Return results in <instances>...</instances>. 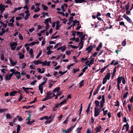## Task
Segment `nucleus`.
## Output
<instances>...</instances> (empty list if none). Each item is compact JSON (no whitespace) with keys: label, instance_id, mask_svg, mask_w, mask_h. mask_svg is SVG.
Wrapping results in <instances>:
<instances>
[{"label":"nucleus","instance_id":"412c9836","mask_svg":"<svg viewBox=\"0 0 133 133\" xmlns=\"http://www.w3.org/2000/svg\"><path fill=\"white\" fill-rule=\"evenodd\" d=\"M76 23H78V24H77V25H79V21H77L76 19H75L74 21L73 24L72 25L73 27H74L75 24H76Z\"/></svg>","mask_w":133,"mask_h":133},{"label":"nucleus","instance_id":"423d86ee","mask_svg":"<svg viewBox=\"0 0 133 133\" xmlns=\"http://www.w3.org/2000/svg\"><path fill=\"white\" fill-rule=\"evenodd\" d=\"M93 49L92 45L89 46L86 49V50L87 51V52L90 53L91 52Z\"/></svg>","mask_w":133,"mask_h":133},{"label":"nucleus","instance_id":"f3484780","mask_svg":"<svg viewBox=\"0 0 133 133\" xmlns=\"http://www.w3.org/2000/svg\"><path fill=\"white\" fill-rule=\"evenodd\" d=\"M82 35L79 36V37H80V42H83V40L84 39V36L83 35V33H81Z\"/></svg>","mask_w":133,"mask_h":133},{"label":"nucleus","instance_id":"ddd939ff","mask_svg":"<svg viewBox=\"0 0 133 133\" xmlns=\"http://www.w3.org/2000/svg\"><path fill=\"white\" fill-rule=\"evenodd\" d=\"M122 77H123L122 76L120 77L119 76L118 78H117V84H120L121 83Z\"/></svg>","mask_w":133,"mask_h":133},{"label":"nucleus","instance_id":"6ab92c4d","mask_svg":"<svg viewBox=\"0 0 133 133\" xmlns=\"http://www.w3.org/2000/svg\"><path fill=\"white\" fill-rule=\"evenodd\" d=\"M83 43L84 42L82 41L80 42L79 43V45H80V46L79 48V50H81L82 48L83 45Z\"/></svg>","mask_w":133,"mask_h":133},{"label":"nucleus","instance_id":"ea45409f","mask_svg":"<svg viewBox=\"0 0 133 133\" xmlns=\"http://www.w3.org/2000/svg\"><path fill=\"white\" fill-rule=\"evenodd\" d=\"M35 42H32L31 43H30L29 44H26L25 45V46H29V45H35Z\"/></svg>","mask_w":133,"mask_h":133},{"label":"nucleus","instance_id":"bb28decb","mask_svg":"<svg viewBox=\"0 0 133 133\" xmlns=\"http://www.w3.org/2000/svg\"><path fill=\"white\" fill-rule=\"evenodd\" d=\"M38 89L40 91L41 94H42L43 93V86L39 85L38 87Z\"/></svg>","mask_w":133,"mask_h":133},{"label":"nucleus","instance_id":"a19ab883","mask_svg":"<svg viewBox=\"0 0 133 133\" xmlns=\"http://www.w3.org/2000/svg\"><path fill=\"white\" fill-rule=\"evenodd\" d=\"M42 51L41 50H40L38 54V55H37V56L36 57V58H38L39 57L40 55L42 54Z\"/></svg>","mask_w":133,"mask_h":133},{"label":"nucleus","instance_id":"bf43d9fd","mask_svg":"<svg viewBox=\"0 0 133 133\" xmlns=\"http://www.w3.org/2000/svg\"><path fill=\"white\" fill-rule=\"evenodd\" d=\"M40 9V8L39 7H37V8L34 10V11L35 12H37L39 11Z\"/></svg>","mask_w":133,"mask_h":133},{"label":"nucleus","instance_id":"c756f323","mask_svg":"<svg viewBox=\"0 0 133 133\" xmlns=\"http://www.w3.org/2000/svg\"><path fill=\"white\" fill-rule=\"evenodd\" d=\"M110 73H108L104 78L107 79H109L110 77Z\"/></svg>","mask_w":133,"mask_h":133},{"label":"nucleus","instance_id":"c03bdc74","mask_svg":"<svg viewBox=\"0 0 133 133\" xmlns=\"http://www.w3.org/2000/svg\"><path fill=\"white\" fill-rule=\"evenodd\" d=\"M34 121H35L34 120H33L31 121H29L27 122V124L29 125H31L34 122Z\"/></svg>","mask_w":133,"mask_h":133},{"label":"nucleus","instance_id":"7c9ffc66","mask_svg":"<svg viewBox=\"0 0 133 133\" xmlns=\"http://www.w3.org/2000/svg\"><path fill=\"white\" fill-rule=\"evenodd\" d=\"M108 66V65H107L101 69V70L100 72L101 73H103L104 72V71L107 68Z\"/></svg>","mask_w":133,"mask_h":133},{"label":"nucleus","instance_id":"72a5a7b5","mask_svg":"<svg viewBox=\"0 0 133 133\" xmlns=\"http://www.w3.org/2000/svg\"><path fill=\"white\" fill-rule=\"evenodd\" d=\"M95 106L96 107H98L99 104V102L98 100H95Z\"/></svg>","mask_w":133,"mask_h":133},{"label":"nucleus","instance_id":"2f4dec72","mask_svg":"<svg viewBox=\"0 0 133 133\" xmlns=\"http://www.w3.org/2000/svg\"><path fill=\"white\" fill-rule=\"evenodd\" d=\"M22 89L26 93H29V92L28 91V88H25L24 87H22Z\"/></svg>","mask_w":133,"mask_h":133},{"label":"nucleus","instance_id":"aec40b11","mask_svg":"<svg viewBox=\"0 0 133 133\" xmlns=\"http://www.w3.org/2000/svg\"><path fill=\"white\" fill-rule=\"evenodd\" d=\"M51 18H48L46 19L44 23L45 24H49V22H51Z\"/></svg>","mask_w":133,"mask_h":133},{"label":"nucleus","instance_id":"052dcab7","mask_svg":"<svg viewBox=\"0 0 133 133\" xmlns=\"http://www.w3.org/2000/svg\"><path fill=\"white\" fill-rule=\"evenodd\" d=\"M74 64H70L68 65V66L67 67V68L68 69H69L70 68V67L73 65Z\"/></svg>","mask_w":133,"mask_h":133},{"label":"nucleus","instance_id":"f8f14e48","mask_svg":"<svg viewBox=\"0 0 133 133\" xmlns=\"http://www.w3.org/2000/svg\"><path fill=\"white\" fill-rule=\"evenodd\" d=\"M37 70L38 71V72L41 74L45 72L44 68H43L42 70L40 68H38L37 69Z\"/></svg>","mask_w":133,"mask_h":133},{"label":"nucleus","instance_id":"6e6552de","mask_svg":"<svg viewBox=\"0 0 133 133\" xmlns=\"http://www.w3.org/2000/svg\"><path fill=\"white\" fill-rule=\"evenodd\" d=\"M52 117V115L51 114L49 117L47 116H45L44 117H41L40 118V119L41 120H42L44 119H49L51 118Z\"/></svg>","mask_w":133,"mask_h":133},{"label":"nucleus","instance_id":"473e14b6","mask_svg":"<svg viewBox=\"0 0 133 133\" xmlns=\"http://www.w3.org/2000/svg\"><path fill=\"white\" fill-rule=\"evenodd\" d=\"M124 127H125L126 129V131H128L129 129V125L128 124V123H127V124H124Z\"/></svg>","mask_w":133,"mask_h":133},{"label":"nucleus","instance_id":"dca6fc26","mask_svg":"<svg viewBox=\"0 0 133 133\" xmlns=\"http://www.w3.org/2000/svg\"><path fill=\"white\" fill-rule=\"evenodd\" d=\"M94 59L93 58L91 59L89 61V63L88 64V65L89 66H90L91 65L93 64L94 61Z\"/></svg>","mask_w":133,"mask_h":133},{"label":"nucleus","instance_id":"3c124183","mask_svg":"<svg viewBox=\"0 0 133 133\" xmlns=\"http://www.w3.org/2000/svg\"><path fill=\"white\" fill-rule=\"evenodd\" d=\"M73 127H71L68 129L67 131V132H68V133H69L70 131H71L73 129Z\"/></svg>","mask_w":133,"mask_h":133},{"label":"nucleus","instance_id":"603ef678","mask_svg":"<svg viewBox=\"0 0 133 133\" xmlns=\"http://www.w3.org/2000/svg\"><path fill=\"white\" fill-rule=\"evenodd\" d=\"M18 37H19V39H20V40H23V37L22 36V35L20 34V33H19V34Z\"/></svg>","mask_w":133,"mask_h":133},{"label":"nucleus","instance_id":"a878e982","mask_svg":"<svg viewBox=\"0 0 133 133\" xmlns=\"http://www.w3.org/2000/svg\"><path fill=\"white\" fill-rule=\"evenodd\" d=\"M29 54L30 55V57H33V50L32 49H30L29 51Z\"/></svg>","mask_w":133,"mask_h":133},{"label":"nucleus","instance_id":"7ed1b4c3","mask_svg":"<svg viewBox=\"0 0 133 133\" xmlns=\"http://www.w3.org/2000/svg\"><path fill=\"white\" fill-rule=\"evenodd\" d=\"M123 16L124 18L126 19L128 22L133 24L132 21H131L130 18L124 14L123 15Z\"/></svg>","mask_w":133,"mask_h":133},{"label":"nucleus","instance_id":"e2e57ef3","mask_svg":"<svg viewBox=\"0 0 133 133\" xmlns=\"http://www.w3.org/2000/svg\"><path fill=\"white\" fill-rule=\"evenodd\" d=\"M129 5L128 4L125 5V9L127 10H128L129 8Z\"/></svg>","mask_w":133,"mask_h":133},{"label":"nucleus","instance_id":"6e6d98bb","mask_svg":"<svg viewBox=\"0 0 133 133\" xmlns=\"http://www.w3.org/2000/svg\"><path fill=\"white\" fill-rule=\"evenodd\" d=\"M61 8L62 9V10L63 11L65 12V8L63 5H62Z\"/></svg>","mask_w":133,"mask_h":133},{"label":"nucleus","instance_id":"f704fd0d","mask_svg":"<svg viewBox=\"0 0 133 133\" xmlns=\"http://www.w3.org/2000/svg\"><path fill=\"white\" fill-rule=\"evenodd\" d=\"M30 15V14H27L24 17V19L26 20L28 19Z\"/></svg>","mask_w":133,"mask_h":133},{"label":"nucleus","instance_id":"0eeeda50","mask_svg":"<svg viewBox=\"0 0 133 133\" xmlns=\"http://www.w3.org/2000/svg\"><path fill=\"white\" fill-rule=\"evenodd\" d=\"M102 84H100L97 87V88L96 89V90L94 91V92L93 93V95H96L97 93L99 91L100 88Z\"/></svg>","mask_w":133,"mask_h":133},{"label":"nucleus","instance_id":"4d7b16f0","mask_svg":"<svg viewBox=\"0 0 133 133\" xmlns=\"http://www.w3.org/2000/svg\"><path fill=\"white\" fill-rule=\"evenodd\" d=\"M40 15V14H35V15H34L33 16V18H36L38 17H39Z\"/></svg>","mask_w":133,"mask_h":133},{"label":"nucleus","instance_id":"9d476101","mask_svg":"<svg viewBox=\"0 0 133 133\" xmlns=\"http://www.w3.org/2000/svg\"><path fill=\"white\" fill-rule=\"evenodd\" d=\"M13 75V74H10L8 75H6L5 77V79L7 80L10 79L11 78V77Z\"/></svg>","mask_w":133,"mask_h":133},{"label":"nucleus","instance_id":"a18cd8bd","mask_svg":"<svg viewBox=\"0 0 133 133\" xmlns=\"http://www.w3.org/2000/svg\"><path fill=\"white\" fill-rule=\"evenodd\" d=\"M47 61L45 60L44 62H41V64H42L43 65H46Z\"/></svg>","mask_w":133,"mask_h":133},{"label":"nucleus","instance_id":"20e7f679","mask_svg":"<svg viewBox=\"0 0 133 133\" xmlns=\"http://www.w3.org/2000/svg\"><path fill=\"white\" fill-rule=\"evenodd\" d=\"M102 127L101 125H99L96 127L95 129L96 133H98L101 131V130Z\"/></svg>","mask_w":133,"mask_h":133},{"label":"nucleus","instance_id":"cd10ccee","mask_svg":"<svg viewBox=\"0 0 133 133\" xmlns=\"http://www.w3.org/2000/svg\"><path fill=\"white\" fill-rule=\"evenodd\" d=\"M18 55L19 56V58L21 59H23L24 57V54H23L21 53H19Z\"/></svg>","mask_w":133,"mask_h":133},{"label":"nucleus","instance_id":"393cba45","mask_svg":"<svg viewBox=\"0 0 133 133\" xmlns=\"http://www.w3.org/2000/svg\"><path fill=\"white\" fill-rule=\"evenodd\" d=\"M17 93V92L15 91H14L10 93V96H14L15 94Z\"/></svg>","mask_w":133,"mask_h":133},{"label":"nucleus","instance_id":"de8ad7c7","mask_svg":"<svg viewBox=\"0 0 133 133\" xmlns=\"http://www.w3.org/2000/svg\"><path fill=\"white\" fill-rule=\"evenodd\" d=\"M20 126L18 125L17 126V132H19L20 130Z\"/></svg>","mask_w":133,"mask_h":133},{"label":"nucleus","instance_id":"4be33fe9","mask_svg":"<svg viewBox=\"0 0 133 133\" xmlns=\"http://www.w3.org/2000/svg\"><path fill=\"white\" fill-rule=\"evenodd\" d=\"M102 46V43H100L99 44L96 49V50L99 51L101 49Z\"/></svg>","mask_w":133,"mask_h":133},{"label":"nucleus","instance_id":"f257e3e1","mask_svg":"<svg viewBox=\"0 0 133 133\" xmlns=\"http://www.w3.org/2000/svg\"><path fill=\"white\" fill-rule=\"evenodd\" d=\"M101 111V108L95 107L94 109V116L96 117L98 116Z\"/></svg>","mask_w":133,"mask_h":133},{"label":"nucleus","instance_id":"e433bc0d","mask_svg":"<svg viewBox=\"0 0 133 133\" xmlns=\"http://www.w3.org/2000/svg\"><path fill=\"white\" fill-rule=\"evenodd\" d=\"M84 80H82L81 81V82L79 83V87H81L82 86L84 85Z\"/></svg>","mask_w":133,"mask_h":133},{"label":"nucleus","instance_id":"c9c22d12","mask_svg":"<svg viewBox=\"0 0 133 133\" xmlns=\"http://www.w3.org/2000/svg\"><path fill=\"white\" fill-rule=\"evenodd\" d=\"M7 110L8 109H0V114H1Z\"/></svg>","mask_w":133,"mask_h":133},{"label":"nucleus","instance_id":"0e129e2a","mask_svg":"<svg viewBox=\"0 0 133 133\" xmlns=\"http://www.w3.org/2000/svg\"><path fill=\"white\" fill-rule=\"evenodd\" d=\"M8 25L9 26L11 27H13L14 26L13 23H9L8 24Z\"/></svg>","mask_w":133,"mask_h":133},{"label":"nucleus","instance_id":"f03ea898","mask_svg":"<svg viewBox=\"0 0 133 133\" xmlns=\"http://www.w3.org/2000/svg\"><path fill=\"white\" fill-rule=\"evenodd\" d=\"M17 45V43L16 42H13L10 44V47L11 49L12 50H14L16 48V46Z\"/></svg>","mask_w":133,"mask_h":133},{"label":"nucleus","instance_id":"774afa93","mask_svg":"<svg viewBox=\"0 0 133 133\" xmlns=\"http://www.w3.org/2000/svg\"><path fill=\"white\" fill-rule=\"evenodd\" d=\"M35 28H30L29 30V31L30 32H32L35 30Z\"/></svg>","mask_w":133,"mask_h":133},{"label":"nucleus","instance_id":"a211bd4d","mask_svg":"<svg viewBox=\"0 0 133 133\" xmlns=\"http://www.w3.org/2000/svg\"><path fill=\"white\" fill-rule=\"evenodd\" d=\"M42 9L45 11H47L48 9V7L46 5L43 4H42Z\"/></svg>","mask_w":133,"mask_h":133},{"label":"nucleus","instance_id":"9b49d317","mask_svg":"<svg viewBox=\"0 0 133 133\" xmlns=\"http://www.w3.org/2000/svg\"><path fill=\"white\" fill-rule=\"evenodd\" d=\"M60 88L59 87H57L55 88L53 91V92H56L57 93L60 92Z\"/></svg>","mask_w":133,"mask_h":133},{"label":"nucleus","instance_id":"8fccbe9b","mask_svg":"<svg viewBox=\"0 0 133 133\" xmlns=\"http://www.w3.org/2000/svg\"><path fill=\"white\" fill-rule=\"evenodd\" d=\"M69 46L73 49H77L78 48V46H76L73 45H69Z\"/></svg>","mask_w":133,"mask_h":133},{"label":"nucleus","instance_id":"39448f33","mask_svg":"<svg viewBox=\"0 0 133 133\" xmlns=\"http://www.w3.org/2000/svg\"><path fill=\"white\" fill-rule=\"evenodd\" d=\"M7 6H5L2 4L0 5V11L1 13H2L5 10V7H7Z\"/></svg>","mask_w":133,"mask_h":133},{"label":"nucleus","instance_id":"5fc2aeb1","mask_svg":"<svg viewBox=\"0 0 133 133\" xmlns=\"http://www.w3.org/2000/svg\"><path fill=\"white\" fill-rule=\"evenodd\" d=\"M107 79L104 78L103 79V84H105L107 82Z\"/></svg>","mask_w":133,"mask_h":133},{"label":"nucleus","instance_id":"864d4df0","mask_svg":"<svg viewBox=\"0 0 133 133\" xmlns=\"http://www.w3.org/2000/svg\"><path fill=\"white\" fill-rule=\"evenodd\" d=\"M66 100H64L63 101H62L59 104V105H62L64 104L65 103H66Z\"/></svg>","mask_w":133,"mask_h":133},{"label":"nucleus","instance_id":"680f3d73","mask_svg":"<svg viewBox=\"0 0 133 133\" xmlns=\"http://www.w3.org/2000/svg\"><path fill=\"white\" fill-rule=\"evenodd\" d=\"M82 110V104H81V107L80 109H79V115H80L81 113V112Z\"/></svg>","mask_w":133,"mask_h":133},{"label":"nucleus","instance_id":"69168bd1","mask_svg":"<svg viewBox=\"0 0 133 133\" xmlns=\"http://www.w3.org/2000/svg\"><path fill=\"white\" fill-rule=\"evenodd\" d=\"M42 15L43 16V17H44L45 15H46V16L48 15V13H44V12H42Z\"/></svg>","mask_w":133,"mask_h":133},{"label":"nucleus","instance_id":"c85d7f7f","mask_svg":"<svg viewBox=\"0 0 133 133\" xmlns=\"http://www.w3.org/2000/svg\"><path fill=\"white\" fill-rule=\"evenodd\" d=\"M85 0H75V2L76 3H81L84 2Z\"/></svg>","mask_w":133,"mask_h":133},{"label":"nucleus","instance_id":"37998d69","mask_svg":"<svg viewBox=\"0 0 133 133\" xmlns=\"http://www.w3.org/2000/svg\"><path fill=\"white\" fill-rule=\"evenodd\" d=\"M126 44V39L124 40L122 42V46H125Z\"/></svg>","mask_w":133,"mask_h":133},{"label":"nucleus","instance_id":"49530a36","mask_svg":"<svg viewBox=\"0 0 133 133\" xmlns=\"http://www.w3.org/2000/svg\"><path fill=\"white\" fill-rule=\"evenodd\" d=\"M54 82L53 81H51L50 83L49 84V88H51L52 87V86H53V85L54 84Z\"/></svg>","mask_w":133,"mask_h":133},{"label":"nucleus","instance_id":"79ce46f5","mask_svg":"<svg viewBox=\"0 0 133 133\" xmlns=\"http://www.w3.org/2000/svg\"><path fill=\"white\" fill-rule=\"evenodd\" d=\"M6 118L7 119H10L11 118V117L10 114H6Z\"/></svg>","mask_w":133,"mask_h":133},{"label":"nucleus","instance_id":"58836bf2","mask_svg":"<svg viewBox=\"0 0 133 133\" xmlns=\"http://www.w3.org/2000/svg\"><path fill=\"white\" fill-rule=\"evenodd\" d=\"M82 129V127H81L80 128H77L76 131L78 133H80L81 130Z\"/></svg>","mask_w":133,"mask_h":133},{"label":"nucleus","instance_id":"4468645a","mask_svg":"<svg viewBox=\"0 0 133 133\" xmlns=\"http://www.w3.org/2000/svg\"><path fill=\"white\" fill-rule=\"evenodd\" d=\"M46 50L48 51L46 52V54L48 55H50L52 52V51L50 50V49L49 47H47Z\"/></svg>","mask_w":133,"mask_h":133},{"label":"nucleus","instance_id":"2eb2a0df","mask_svg":"<svg viewBox=\"0 0 133 133\" xmlns=\"http://www.w3.org/2000/svg\"><path fill=\"white\" fill-rule=\"evenodd\" d=\"M41 60H35L34 61L33 63L35 65H38L39 64H41Z\"/></svg>","mask_w":133,"mask_h":133},{"label":"nucleus","instance_id":"338daca9","mask_svg":"<svg viewBox=\"0 0 133 133\" xmlns=\"http://www.w3.org/2000/svg\"><path fill=\"white\" fill-rule=\"evenodd\" d=\"M37 82V81L35 80L33 81H32V82L30 83V84L31 85H34Z\"/></svg>","mask_w":133,"mask_h":133},{"label":"nucleus","instance_id":"4c0bfd02","mask_svg":"<svg viewBox=\"0 0 133 133\" xmlns=\"http://www.w3.org/2000/svg\"><path fill=\"white\" fill-rule=\"evenodd\" d=\"M91 105V103H90L89 104L88 106V107L87 109L86 110V111L87 113H88L89 111H90V106Z\"/></svg>","mask_w":133,"mask_h":133},{"label":"nucleus","instance_id":"b1692460","mask_svg":"<svg viewBox=\"0 0 133 133\" xmlns=\"http://www.w3.org/2000/svg\"><path fill=\"white\" fill-rule=\"evenodd\" d=\"M10 63L12 66L15 65L17 63V62L16 61L14 62L12 59H10Z\"/></svg>","mask_w":133,"mask_h":133},{"label":"nucleus","instance_id":"09e8293b","mask_svg":"<svg viewBox=\"0 0 133 133\" xmlns=\"http://www.w3.org/2000/svg\"><path fill=\"white\" fill-rule=\"evenodd\" d=\"M116 104L115 106L116 107L119 106V101L118 100L116 101V102H115Z\"/></svg>","mask_w":133,"mask_h":133},{"label":"nucleus","instance_id":"13d9d810","mask_svg":"<svg viewBox=\"0 0 133 133\" xmlns=\"http://www.w3.org/2000/svg\"><path fill=\"white\" fill-rule=\"evenodd\" d=\"M128 92H126L123 95V97L124 98H126L127 96V95L128 94Z\"/></svg>","mask_w":133,"mask_h":133},{"label":"nucleus","instance_id":"5701e85b","mask_svg":"<svg viewBox=\"0 0 133 133\" xmlns=\"http://www.w3.org/2000/svg\"><path fill=\"white\" fill-rule=\"evenodd\" d=\"M105 102V99L104 98V95H103L102 96V99L100 101V104H104Z\"/></svg>","mask_w":133,"mask_h":133},{"label":"nucleus","instance_id":"1a4fd4ad","mask_svg":"<svg viewBox=\"0 0 133 133\" xmlns=\"http://www.w3.org/2000/svg\"><path fill=\"white\" fill-rule=\"evenodd\" d=\"M7 33L5 31V29L3 28H2L0 31V35L2 36L3 34H6Z\"/></svg>","mask_w":133,"mask_h":133}]
</instances>
